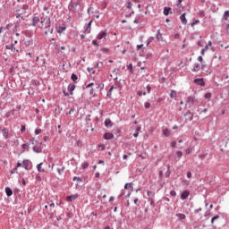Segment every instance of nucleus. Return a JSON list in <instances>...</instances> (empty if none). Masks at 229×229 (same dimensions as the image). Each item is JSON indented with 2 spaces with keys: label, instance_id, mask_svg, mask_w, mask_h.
I'll return each mask as SVG.
<instances>
[{
  "label": "nucleus",
  "instance_id": "1",
  "mask_svg": "<svg viewBox=\"0 0 229 229\" xmlns=\"http://www.w3.org/2000/svg\"><path fill=\"white\" fill-rule=\"evenodd\" d=\"M39 28H45V30H47L45 31L46 35H47V32L50 31V33H53V30L49 29L51 28V20L47 17L44 18L43 20H41L39 21Z\"/></svg>",
  "mask_w": 229,
  "mask_h": 229
},
{
  "label": "nucleus",
  "instance_id": "2",
  "mask_svg": "<svg viewBox=\"0 0 229 229\" xmlns=\"http://www.w3.org/2000/svg\"><path fill=\"white\" fill-rule=\"evenodd\" d=\"M186 106H188V108H191V106H194V98L189 97L187 98Z\"/></svg>",
  "mask_w": 229,
  "mask_h": 229
},
{
  "label": "nucleus",
  "instance_id": "3",
  "mask_svg": "<svg viewBox=\"0 0 229 229\" xmlns=\"http://www.w3.org/2000/svg\"><path fill=\"white\" fill-rule=\"evenodd\" d=\"M16 44H19V41L14 40V41L12 42V44H11L10 49H11V51H12L13 53H15V51H16V53H19V49H17V48L15 47Z\"/></svg>",
  "mask_w": 229,
  "mask_h": 229
},
{
  "label": "nucleus",
  "instance_id": "4",
  "mask_svg": "<svg viewBox=\"0 0 229 229\" xmlns=\"http://www.w3.org/2000/svg\"><path fill=\"white\" fill-rule=\"evenodd\" d=\"M212 46V41H208L207 46L201 50V55H205V53H207V51H208L209 47H211Z\"/></svg>",
  "mask_w": 229,
  "mask_h": 229
},
{
  "label": "nucleus",
  "instance_id": "5",
  "mask_svg": "<svg viewBox=\"0 0 229 229\" xmlns=\"http://www.w3.org/2000/svg\"><path fill=\"white\" fill-rule=\"evenodd\" d=\"M2 133L4 139H10V131H8V128H4Z\"/></svg>",
  "mask_w": 229,
  "mask_h": 229
},
{
  "label": "nucleus",
  "instance_id": "6",
  "mask_svg": "<svg viewBox=\"0 0 229 229\" xmlns=\"http://www.w3.org/2000/svg\"><path fill=\"white\" fill-rule=\"evenodd\" d=\"M194 83L196 85H200V87H205V81L203 79H195Z\"/></svg>",
  "mask_w": 229,
  "mask_h": 229
},
{
  "label": "nucleus",
  "instance_id": "7",
  "mask_svg": "<svg viewBox=\"0 0 229 229\" xmlns=\"http://www.w3.org/2000/svg\"><path fill=\"white\" fill-rule=\"evenodd\" d=\"M201 69V65L199 64H194L193 67L191 69L192 72H199V70Z\"/></svg>",
  "mask_w": 229,
  "mask_h": 229
},
{
  "label": "nucleus",
  "instance_id": "8",
  "mask_svg": "<svg viewBox=\"0 0 229 229\" xmlns=\"http://www.w3.org/2000/svg\"><path fill=\"white\" fill-rule=\"evenodd\" d=\"M37 169H38V173H46V168L44 167V163H39L37 165Z\"/></svg>",
  "mask_w": 229,
  "mask_h": 229
},
{
  "label": "nucleus",
  "instance_id": "9",
  "mask_svg": "<svg viewBox=\"0 0 229 229\" xmlns=\"http://www.w3.org/2000/svg\"><path fill=\"white\" fill-rule=\"evenodd\" d=\"M106 35H107L106 31H101L98 33L97 38L98 40H102V38H106Z\"/></svg>",
  "mask_w": 229,
  "mask_h": 229
},
{
  "label": "nucleus",
  "instance_id": "10",
  "mask_svg": "<svg viewBox=\"0 0 229 229\" xmlns=\"http://www.w3.org/2000/svg\"><path fill=\"white\" fill-rule=\"evenodd\" d=\"M40 19L38 16H34L32 19V26H39Z\"/></svg>",
  "mask_w": 229,
  "mask_h": 229
},
{
  "label": "nucleus",
  "instance_id": "11",
  "mask_svg": "<svg viewBox=\"0 0 229 229\" xmlns=\"http://www.w3.org/2000/svg\"><path fill=\"white\" fill-rule=\"evenodd\" d=\"M191 194V192L187 190H185L184 191H182V193L181 194V199H187V198H189V195Z\"/></svg>",
  "mask_w": 229,
  "mask_h": 229
},
{
  "label": "nucleus",
  "instance_id": "12",
  "mask_svg": "<svg viewBox=\"0 0 229 229\" xmlns=\"http://www.w3.org/2000/svg\"><path fill=\"white\" fill-rule=\"evenodd\" d=\"M78 198H79L78 194H73V195L68 196L66 198V200L67 201H74L75 199H78Z\"/></svg>",
  "mask_w": 229,
  "mask_h": 229
},
{
  "label": "nucleus",
  "instance_id": "13",
  "mask_svg": "<svg viewBox=\"0 0 229 229\" xmlns=\"http://www.w3.org/2000/svg\"><path fill=\"white\" fill-rule=\"evenodd\" d=\"M185 15L186 13H184L180 16V21L184 26L187 25V18L185 17Z\"/></svg>",
  "mask_w": 229,
  "mask_h": 229
},
{
  "label": "nucleus",
  "instance_id": "14",
  "mask_svg": "<svg viewBox=\"0 0 229 229\" xmlns=\"http://www.w3.org/2000/svg\"><path fill=\"white\" fill-rule=\"evenodd\" d=\"M104 139L106 140H112V139H114V134H112L110 132H106L104 134Z\"/></svg>",
  "mask_w": 229,
  "mask_h": 229
},
{
  "label": "nucleus",
  "instance_id": "15",
  "mask_svg": "<svg viewBox=\"0 0 229 229\" xmlns=\"http://www.w3.org/2000/svg\"><path fill=\"white\" fill-rule=\"evenodd\" d=\"M30 160H23L22 162V167L26 169L27 171L30 170Z\"/></svg>",
  "mask_w": 229,
  "mask_h": 229
},
{
  "label": "nucleus",
  "instance_id": "16",
  "mask_svg": "<svg viewBox=\"0 0 229 229\" xmlns=\"http://www.w3.org/2000/svg\"><path fill=\"white\" fill-rule=\"evenodd\" d=\"M76 89V85L74 84H70L68 86V91L70 92L71 96H72V92H74V89Z\"/></svg>",
  "mask_w": 229,
  "mask_h": 229
},
{
  "label": "nucleus",
  "instance_id": "17",
  "mask_svg": "<svg viewBox=\"0 0 229 229\" xmlns=\"http://www.w3.org/2000/svg\"><path fill=\"white\" fill-rule=\"evenodd\" d=\"M162 133L165 137H170L171 136V131H169V129H163Z\"/></svg>",
  "mask_w": 229,
  "mask_h": 229
},
{
  "label": "nucleus",
  "instance_id": "18",
  "mask_svg": "<svg viewBox=\"0 0 229 229\" xmlns=\"http://www.w3.org/2000/svg\"><path fill=\"white\" fill-rule=\"evenodd\" d=\"M105 124L107 128H112V126H114V123H112L111 119H106Z\"/></svg>",
  "mask_w": 229,
  "mask_h": 229
},
{
  "label": "nucleus",
  "instance_id": "19",
  "mask_svg": "<svg viewBox=\"0 0 229 229\" xmlns=\"http://www.w3.org/2000/svg\"><path fill=\"white\" fill-rule=\"evenodd\" d=\"M124 189H125L126 191L130 190L131 192V191H133V185L131 184V182L126 183V184L124 185Z\"/></svg>",
  "mask_w": 229,
  "mask_h": 229
},
{
  "label": "nucleus",
  "instance_id": "20",
  "mask_svg": "<svg viewBox=\"0 0 229 229\" xmlns=\"http://www.w3.org/2000/svg\"><path fill=\"white\" fill-rule=\"evenodd\" d=\"M157 38L159 42H164V37L162 36V33H160V30H157Z\"/></svg>",
  "mask_w": 229,
  "mask_h": 229
},
{
  "label": "nucleus",
  "instance_id": "21",
  "mask_svg": "<svg viewBox=\"0 0 229 229\" xmlns=\"http://www.w3.org/2000/svg\"><path fill=\"white\" fill-rule=\"evenodd\" d=\"M67 30V28L65 26H59L57 28V33H64V31H65Z\"/></svg>",
  "mask_w": 229,
  "mask_h": 229
},
{
  "label": "nucleus",
  "instance_id": "22",
  "mask_svg": "<svg viewBox=\"0 0 229 229\" xmlns=\"http://www.w3.org/2000/svg\"><path fill=\"white\" fill-rule=\"evenodd\" d=\"M92 26V20L88 23L85 33H90V27Z\"/></svg>",
  "mask_w": 229,
  "mask_h": 229
},
{
  "label": "nucleus",
  "instance_id": "23",
  "mask_svg": "<svg viewBox=\"0 0 229 229\" xmlns=\"http://www.w3.org/2000/svg\"><path fill=\"white\" fill-rule=\"evenodd\" d=\"M176 217H178L180 219V221H183V219H186L187 216H185L184 214L178 213V214H176Z\"/></svg>",
  "mask_w": 229,
  "mask_h": 229
},
{
  "label": "nucleus",
  "instance_id": "24",
  "mask_svg": "<svg viewBox=\"0 0 229 229\" xmlns=\"http://www.w3.org/2000/svg\"><path fill=\"white\" fill-rule=\"evenodd\" d=\"M6 196L10 197L13 194V191L10 188H5Z\"/></svg>",
  "mask_w": 229,
  "mask_h": 229
},
{
  "label": "nucleus",
  "instance_id": "25",
  "mask_svg": "<svg viewBox=\"0 0 229 229\" xmlns=\"http://www.w3.org/2000/svg\"><path fill=\"white\" fill-rule=\"evenodd\" d=\"M229 18V11H225L223 15V21H228Z\"/></svg>",
  "mask_w": 229,
  "mask_h": 229
},
{
  "label": "nucleus",
  "instance_id": "26",
  "mask_svg": "<svg viewBox=\"0 0 229 229\" xmlns=\"http://www.w3.org/2000/svg\"><path fill=\"white\" fill-rule=\"evenodd\" d=\"M170 12H171V7H165L164 8V15H169Z\"/></svg>",
  "mask_w": 229,
  "mask_h": 229
},
{
  "label": "nucleus",
  "instance_id": "27",
  "mask_svg": "<svg viewBox=\"0 0 229 229\" xmlns=\"http://www.w3.org/2000/svg\"><path fill=\"white\" fill-rule=\"evenodd\" d=\"M115 89V87L112 86L109 89V91L107 92V98H111L112 97V92L113 90Z\"/></svg>",
  "mask_w": 229,
  "mask_h": 229
},
{
  "label": "nucleus",
  "instance_id": "28",
  "mask_svg": "<svg viewBox=\"0 0 229 229\" xmlns=\"http://www.w3.org/2000/svg\"><path fill=\"white\" fill-rule=\"evenodd\" d=\"M50 211H47V214H51L53 212V209L55 208V203H50L49 204Z\"/></svg>",
  "mask_w": 229,
  "mask_h": 229
},
{
  "label": "nucleus",
  "instance_id": "29",
  "mask_svg": "<svg viewBox=\"0 0 229 229\" xmlns=\"http://www.w3.org/2000/svg\"><path fill=\"white\" fill-rule=\"evenodd\" d=\"M31 44H33V40H31V39L25 41L26 47H30V46H31Z\"/></svg>",
  "mask_w": 229,
  "mask_h": 229
},
{
  "label": "nucleus",
  "instance_id": "30",
  "mask_svg": "<svg viewBox=\"0 0 229 229\" xmlns=\"http://www.w3.org/2000/svg\"><path fill=\"white\" fill-rule=\"evenodd\" d=\"M170 98H172V99L174 98H176V91L171 90V92H170Z\"/></svg>",
  "mask_w": 229,
  "mask_h": 229
},
{
  "label": "nucleus",
  "instance_id": "31",
  "mask_svg": "<svg viewBox=\"0 0 229 229\" xmlns=\"http://www.w3.org/2000/svg\"><path fill=\"white\" fill-rule=\"evenodd\" d=\"M81 167H82V169H88L89 168V163L88 162L82 163Z\"/></svg>",
  "mask_w": 229,
  "mask_h": 229
},
{
  "label": "nucleus",
  "instance_id": "32",
  "mask_svg": "<svg viewBox=\"0 0 229 229\" xmlns=\"http://www.w3.org/2000/svg\"><path fill=\"white\" fill-rule=\"evenodd\" d=\"M71 79L72 80V81L76 82V81L78 80V75L72 73Z\"/></svg>",
  "mask_w": 229,
  "mask_h": 229
},
{
  "label": "nucleus",
  "instance_id": "33",
  "mask_svg": "<svg viewBox=\"0 0 229 229\" xmlns=\"http://www.w3.org/2000/svg\"><path fill=\"white\" fill-rule=\"evenodd\" d=\"M176 156H177L178 158H182V157H183V152L178 150V151L176 152Z\"/></svg>",
  "mask_w": 229,
  "mask_h": 229
},
{
  "label": "nucleus",
  "instance_id": "34",
  "mask_svg": "<svg viewBox=\"0 0 229 229\" xmlns=\"http://www.w3.org/2000/svg\"><path fill=\"white\" fill-rule=\"evenodd\" d=\"M87 71L89 72L91 74H96V71H94V68L88 67Z\"/></svg>",
  "mask_w": 229,
  "mask_h": 229
},
{
  "label": "nucleus",
  "instance_id": "35",
  "mask_svg": "<svg viewBox=\"0 0 229 229\" xmlns=\"http://www.w3.org/2000/svg\"><path fill=\"white\" fill-rule=\"evenodd\" d=\"M140 130V127L136 128V132L133 134V137L137 138L139 137V131Z\"/></svg>",
  "mask_w": 229,
  "mask_h": 229
},
{
  "label": "nucleus",
  "instance_id": "36",
  "mask_svg": "<svg viewBox=\"0 0 229 229\" xmlns=\"http://www.w3.org/2000/svg\"><path fill=\"white\" fill-rule=\"evenodd\" d=\"M196 24H199V20H195L192 23H191V28H194L196 26Z\"/></svg>",
  "mask_w": 229,
  "mask_h": 229
},
{
  "label": "nucleus",
  "instance_id": "37",
  "mask_svg": "<svg viewBox=\"0 0 229 229\" xmlns=\"http://www.w3.org/2000/svg\"><path fill=\"white\" fill-rule=\"evenodd\" d=\"M199 158H200L201 160H205V158H207V155L206 154H199Z\"/></svg>",
  "mask_w": 229,
  "mask_h": 229
},
{
  "label": "nucleus",
  "instance_id": "38",
  "mask_svg": "<svg viewBox=\"0 0 229 229\" xmlns=\"http://www.w3.org/2000/svg\"><path fill=\"white\" fill-rule=\"evenodd\" d=\"M102 53H110V49L107 47L101 48Z\"/></svg>",
  "mask_w": 229,
  "mask_h": 229
},
{
  "label": "nucleus",
  "instance_id": "39",
  "mask_svg": "<svg viewBox=\"0 0 229 229\" xmlns=\"http://www.w3.org/2000/svg\"><path fill=\"white\" fill-rule=\"evenodd\" d=\"M186 155H191L192 153V148H189L185 150Z\"/></svg>",
  "mask_w": 229,
  "mask_h": 229
},
{
  "label": "nucleus",
  "instance_id": "40",
  "mask_svg": "<svg viewBox=\"0 0 229 229\" xmlns=\"http://www.w3.org/2000/svg\"><path fill=\"white\" fill-rule=\"evenodd\" d=\"M40 133H42V130H40V129H36L35 130V134L36 135H40Z\"/></svg>",
  "mask_w": 229,
  "mask_h": 229
},
{
  "label": "nucleus",
  "instance_id": "41",
  "mask_svg": "<svg viewBox=\"0 0 229 229\" xmlns=\"http://www.w3.org/2000/svg\"><path fill=\"white\" fill-rule=\"evenodd\" d=\"M216 219H219V216H214V217L211 219L212 225H214V222H215Z\"/></svg>",
  "mask_w": 229,
  "mask_h": 229
},
{
  "label": "nucleus",
  "instance_id": "42",
  "mask_svg": "<svg viewBox=\"0 0 229 229\" xmlns=\"http://www.w3.org/2000/svg\"><path fill=\"white\" fill-rule=\"evenodd\" d=\"M205 98H206V99H210V98H212V94L207 93V94L205 95Z\"/></svg>",
  "mask_w": 229,
  "mask_h": 229
},
{
  "label": "nucleus",
  "instance_id": "43",
  "mask_svg": "<svg viewBox=\"0 0 229 229\" xmlns=\"http://www.w3.org/2000/svg\"><path fill=\"white\" fill-rule=\"evenodd\" d=\"M94 87V83L91 82L86 86V89H92Z\"/></svg>",
  "mask_w": 229,
  "mask_h": 229
},
{
  "label": "nucleus",
  "instance_id": "44",
  "mask_svg": "<svg viewBox=\"0 0 229 229\" xmlns=\"http://www.w3.org/2000/svg\"><path fill=\"white\" fill-rule=\"evenodd\" d=\"M145 108H149L151 106V104L149 102H146L144 105Z\"/></svg>",
  "mask_w": 229,
  "mask_h": 229
},
{
  "label": "nucleus",
  "instance_id": "45",
  "mask_svg": "<svg viewBox=\"0 0 229 229\" xmlns=\"http://www.w3.org/2000/svg\"><path fill=\"white\" fill-rule=\"evenodd\" d=\"M170 196H173L174 198V196H176V191H170Z\"/></svg>",
  "mask_w": 229,
  "mask_h": 229
},
{
  "label": "nucleus",
  "instance_id": "46",
  "mask_svg": "<svg viewBox=\"0 0 229 229\" xmlns=\"http://www.w3.org/2000/svg\"><path fill=\"white\" fill-rule=\"evenodd\" d=\"M92 44L93 46H99V42L96 39L92 41Z\"/></svg>",
  "mask_w": 229,
  "mask_h": 229
},
{
  "label": "nucleus",
  "instance_id": "47",
  "mask_svg": "<svg viewBox=\"0 0 229 229\" xmlns=\"http://www.w3.org/2000/svg\"><path fill=\"white\" fill-rule=\"evenodd\" d=\"M149 201H150V205H151L152 207H155V199H149Z\"/></svg>",
  "mask_w": 229,
  "mask_h": 229
},
{
  "label": "nucleus",
  "instance_id": "48",
  "mask_svg": "<svg viewBox=\"0 0 229 229\" xmlns=\"http://www.w3.org/2000/svg\"><path fill=\"white\" fill-rule=\"evenodd\" d=\"M147 92H148V94H149L151 92V86L150 85L147 86Z\"/></svg>",
  "mask_w": 229,
  "mask_h": 229
},
{
  "label": "nucleus",
  "instance_id": "49",
  "mask_svg": "<svg viewBox=\"0 0 229 229\" xmlns=\"http://www.w3.org/2000/svg\"><path fill=\"white\" fill-rule=\"evenodd\" d=\"M138 96H146V92L138 91Z\"/></svg>",
  "mask_w": 229,
  "mask_h": 229
},
{
  "label": "nucleus",
  "instance_id": "50",
  "mask_svg": "<svg viewBox=\"0 0 229 229\" xmlns=\"http://www.w3.org/2000/svg\"><path fill=\"white\" fill-rule=\"evenodd\" d=\"M201 208H199L198 209H195L194 210V214H198V213H199V212H201Z\"/></svg>",
  "mask_w": 229,
  "mask_h": 229
},
{
  "label": "nucleus",
  "instance_id": "51",
  "mask_svg": "<svg viewBox=\"0 0 229 229\" xmlns=\"http://www.w3.org/2000/svg\"><path fill=\"white\" fill-rule=\"evenodd\" d=\"M98 148L103 151V149H105V145L104 144H99Z\"/></svg>",
  "mask_w": 229,
  "mask_h": 229
},
{
  "label": "nucleus",
  "instance_id": "52",
  "mask_svg": "<svg viewBox=\"0 0 229 229\" xmlns=\"http://www.w3.org/2000/svg\"><path fill=\"white\" fill-rule=\"evenodd\" d=\"M171 147L172 148H176V141H172L171 142Z\"/></svg>",
  "mask_w": 229,
  "mask_h": 229
},
{
  "label": "nucleus",
  "instance_id": "53",
  "mask_svg": "<svg viewBox=\"0 0 229 229\" xmlns=\"http://www.w3.org/2000/svg\"><path fill=\"white\" fill-rule=\"evenodd\" d=\"M21 132L26 131V126L21 125Z\"/></svg>",
  "mask_w": 229,
  "mask_h": 229
},
{
  "label": "nucleus",
  "instance_id": "54",
  "mask_svg": "<svg viewBox=\"0 0 229 229\" xmlns=\"http://www.w3.org/2000/svg\"><path fill=\"white\" fill-rule=\"evenodd\" d=\"M22 148H23V149H28V148H30V146L25 143L22 145Z\"/></svg>",
  "mask_w": 229,
  "mask_h": 229
},
{
  "label": "nucleus",
  "instance_id": "55",
  "mask_svg": "<svg viewBox=\"0 0 229 229\" xmlns=\"http://www.w3.org/2000/svg\"><path fill=\"white\" fill-rule=\"evenodd\" d=\"M132 4L131 2L127 3V8L131 9Z\"/></svg>",
  "mask_w": 229,
  "mask_h": 229
},
{
  "label": "nucleus",
  "instance_id": "56",
  "mask_svg": "<svg viewBox=\"0 0 229 229\" xmlns=\"http://www.w3.org/2000/svg\"><path fill=\"white\" fill-rule=\"evenodd\" d=\"M198 60L200 62V64H203V56H199L198 57Z\"/></svg>",
  "mask_w": 229,
  "mask_h": 229
},
{
  "label": "nucleus",
  "instance_id": "57",
  "mask_svg": "<svg viewBox=\"0 0 229 229\" xmlns=\"http://www.w3.org/2000/svg\"><path fill=\"white\" fill-rule=\"evenodd\" d=\"M187 178H192V173L188 172L187 173Z\"/></svg>",
  "mask_w": 229,
  "mask_h": 229
},
{
  "label": "nucleus",
  "instance_id": "58",
  "mask_svg": "<svg viewBox=\"0 0 229 229\" xmlns=\"http://www.w3.org/2000/svg\"><path fill=\"white\" fill-rule=\"evenodd\" d=\"M14 173H17V167L13 168V169L11 171V174H14Z\"/></svg>",
  "mask_w": 229,
  "mask_h": 229
},
{
  "label": "nucleus",
  "instance_id": "59",
  "mask_svg": "<svg viewBox=\"0 0 229 229\" xmlns=\"http://www.w3.org/2000/svg\"><path fill=\"white\" fill-rule=\"evenodd\" d=\"M19 167H22V164L21 163H17L16 169H19Z\"/></svg>",
  "mask_w": 229,
  "mask_h": 229
},
{
  "label": "nucleus",
  "instance_id": "60",
  "mask_svg": "<svg viewBox=\"0 0 229 229\" xmlns=\"http://www.w3.org/2000/svg\"><path fill=\"white\" fill-rule=\"evenodd\" d=\"M143 47H144V45H142V44H141V45H138V46H137V49H138V50H139V49H142Z\"/></svg>",
  "mask_w": 229,
  "mask_h": 229
},
{
  "label": "nucleus",
  "instance_id": "61",
  "mask_svg": "<svg viewBox=\"0 0 229 229\" xmlns=\"http://www.w3.org/2000/svg\"><path fill=\"white\" fill-rule=\"evenodd\" d=\"M16 17H17V19H19V17H21V19L22 21H24V16H21V14H17Z\"/></svg>",
  "mask_w": 229,
  "mask_h": 229
},
{
  "label": "nucleus",
  "instance_id": "62",
  "mask_svg": "<svg viewBox=\"0 0 229 229\" xmlns=\"http://www.w3.org/2000/svg\"><path fill=\"white\" fill-rule=\"evenodd\" d=\"M97 85H98V89H103V84L98 83Z\"/></svg>",
  "mask_w": 229,
  "mask_h": 229
},
{
  "label": "nucleus",
  "instance_id": "63",
  "mask_svg": "<svg viewBox=\"0 0 229 229\" xmlns=\"http://www.w3.org/2000/svg\"><path fill=\"white\" fill-rule=\"evenodd\" d=\"M64 95L67 98L69 96V93H67L65 90L63 91Z\"/></svg>",
  "mask_w": 229,
  "mask_h": 229
},
{
  "label": "nucleus",
  "instance_id": "64",
  "mask_svg": "<svg viewBox=\"0 0 229 229\" xmlns=\"http://www.w3.org/2000/svg\"><path fill=\"white\" fill-rule=\"evenodd\" d=\"M147 194H148V196H151V194H153V192H151L150 191H148Z\"/></svg>",
  "mask_w": 229,
  "mask_h": 229
}]
</instances>
